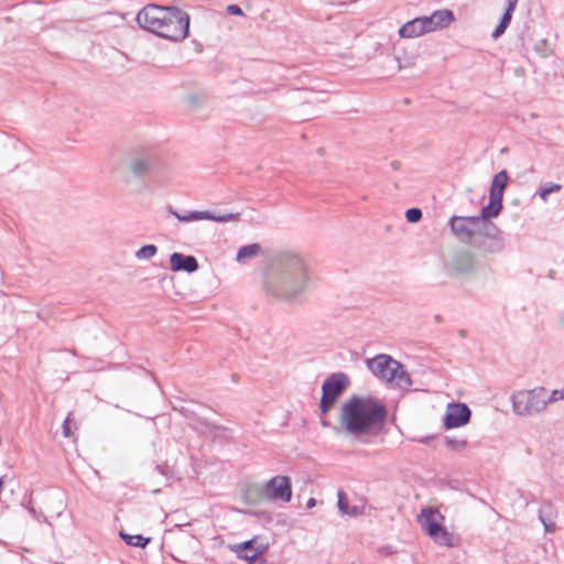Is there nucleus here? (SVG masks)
Here are the masks:
<instances>
[{
    "instance_id": "412c9836",
    "label": "nucleus",
    "mask_w": 564,
    "mask_h": 564,
    "mask_svg": "<svg viewBox=\"0 0 564 564\" xmlns=\"http://www.w3.org/2000/svg\"><path fill=\"white\" fill-rule=\"evenodd\" d=\"M508 178L509 177L506 170L497 173L492 178L489 195L495 194V196L503 198V191L507 186Z\"/></svg>"
},
{
    "instance_id": "a878e982",
    "label": "nucleus",
    "mask_w": 564,
    "mask_h": 564,
    "mask_svg": "<svg viewBox=\"0 0 564 564\" xmlns=\"http://www.w3.org/2000/svg\"><path fill=\"white\" fill-rule=\"evenodd\" d=\"M445 443L448 447L457 452L465 449L467 446V440L465 438L446 437Z\"/></svg>"
},
{
    "instance_id": "c9c22d12",
    "label": "nucleus",
    "mask_w": 564,
    "mask_h": 564,
    "mask_svg": "<svg viewBox=\"0 0 564 564\" xmlns=\"http://www.w3.org/2000/svg\"><path fill=\"white\" fill-rule=\"evenodd\" d=\"M2 487H3V481H2V479H0V491L2 490Z\"/></svg>"
},
{
    "instance_id": "6e6552de",
    "label": "nucleus",
    "mask_w": 564,
    "mask_h": 564,
    "mask_svg": "<svg viewBox=\"0 0 564 564\" xmlns=\"http://www.w3.org/2000/svg\"><path fill=\"white\" fill-rule=\"evenodd\" d=\"M512 410L521 416H531L545 410L544 388L516 391L511 395Z\"/></svg>"
},
{
    "instance_id": "4be33fe9",
    "label": "nucleus",
    "mask_w": 564,
    "mask_h": 564,
    "mask_svg": "<svg viewBox=\"0 0 564 564\" xmlns=\"http://www.w3.org/2000/svg\"><path fill=\"white\" fill-rule=\"evenodd\" d=\"M511 19H512V12H509L506 10L503 15L501 17L499 24L497 25V28L494 30V32L491 34V37L494 40H497L505 33L506 29L508 28V25L511 22Z\"/></svg>"
},
{
    "instance_id": "bb28decb",
    "label": "nucleus",
    "mask_w": 564,
    "mask_h": 564,
    "mask_svg": "<svg viewBox=\"0 0 564 564\" xmlns=\"http://www.w3.org/2000/svg\"><path fill=\"white\" fill-rule=\"evenodd\" d=\"M544 399H545V408L550 403H554L560 400H564V391L563 390H553L551 394L547 393V390L544 388Z\"/></svg>"
},
{
    "instance_id": "5701e85b",
    "label": "nucleus",
    "mask_w": 564,
    "mask_h": 564,
    "mask_svg": "<svg viewBox=\"0 0 564 564\" xmlns=\"http://www.w3.org/2000/svg\"><path fill=\"white\" fill-rule=\"evenodd\" d=\"M121 538L126 541L128 545L138 546V547H145L148 543L150 542V538H144L143 535L137 534V535H130L120 533Z\"/></svg>"
},
{
    "instance_id": "f257e3e1",
    "label": "nucleus",
    "mask_w": 564,
    "mask_h": 564,
    "mask_svg": "<svg viewBox=\"0 0 564 564\" xmlns=\"http://www.w3.org/2000/svg\"><path fill=\"white\" fill-rule=\"evenodd\" d=\"M312 271L300 253L285 251L278 256L264 289L268 294L286 303H294L311 288Z\"/></svg>"
},
{
    "instance_id": "4468645a",
    "label": "nucleus",
    "mask_w": 564,
    "mask_h": 564,
    "mask_svg": "<svg viewBox=\"0 0 564 564\" xmlns=\"http://www.w3.org/2000/svg\"><path fill=\"white\" fill-rule=\"evenodd\" d=\"M173 215L180 221H197V220H212L216 223H228V221H237L240 218L239 213H226V214H215L209 210H195L188 212L186 214L173 213Z\"/></svg>"
},
{
    "instance_id": "b1692460",
    "label": "nucleus",
    "mask_w": 564,
    "mask_h": 564,
    "mask_svg": "<svg viewBox=\"0 0 564 564\" xmlns=\"http://www.w3.org/2000/svg\"><path fill=\"white\" fill-rule=\"evenodd\" d=\"M158 248L154 245H145L141 247L137 252L135 257L138 259H151L156 254Z\"/></svg>"
},
{
    "instance_id": "c756f323",
    "label": "nucleus",
    "mask_w": 564,
    "mask_h": 564,
    "mask_svg": "<svg viewBox=\"0 0 564 564\" xmlns=\"http://www.w3.org/2000/svg\"><path fill=\"white\" fill-rule=\"evenodd\" d=\"M70 415H68L63 423V434L65 437H70L73 435V432L70 430Z\"/></svg>"
},
{
    "instance_id": "c85d7f7f",
    "label": "nucleus",
    "mask_w": 564,
    "mask_h": 564,
    "mask_svg": "<svg viewBox=\"0 0 564 564\" xmlns=\"http://www.w3.org/2000/svg\"><path fill=\"white\" fill-rule=\"evenodd\" d=\"M539 519H540V521L542 522V524H543V527H544L545 532H547V533H552V532H554V531H555V523H553V522H546V521H545V519H544V517H543V512H542V510H540V512H539Z\"/></svg>"
},
{
    "instance_id": "393cba45",
    "label": "nucleus",
    "mask_w": 564,
    "mask_h": 564,
    "mask_svg": "<svg viewBox=\"0 0 564 564\" xmlns=\"http://www.w3.org/2000/svg\"><path fill=\"white\" fill-rule=\"evenodd\" d=\"M561 188H562V186L560 184L549 183V184L540 187L539 195L542 200L546 202L550 194L556 193Z\"/></svg>"
},
{
    "instance_id": "f704fd0d",
    "label": "nucleus",
    "mask_w": 564,
    "mask_h": 564,
    "mask_svg": "<svg viewBox=\"0 0 564 564\" xmlns=\"http://www.w3.org/2000/svg\"><path fill=\"white\" fill-rule=\"evenodd\" d=\"M90 369H94V370H102L101 367L97 366V365H94L91 367H89Z\"/></svg>"
},
{
    "instance_id": "423d86ee",
    "label": "nucleus",
    "mask_w": 564,
    "mask_h": 564,
    "mask_svg": "<svg viewBox=\"0 0 564 564\" xmlns=\"http://www.w3.org/2000/svg\"><path fill=\"white\" fill-rule=\"evenodd\" d=\"M454 21L453 12L445 10H437L429 17H419L408 21L399 29V35L403 39H414L422 36L426 33L444 29Z\"/></svg>"
},
{
    "instance_id": "0eeeda50",
    "label": "nucleus",
    "mask_w": 564,
    "mask_h": 564,
    "mask_svg": "<svg viewBox=\"0 0 564 564\" xmlns=\"http://www.w3.org/2000/svg\"><path fill=\"white\" fill-rule=\"evenodd\" d=\"M445 518L435 508H424L417 516L422 530L438 545L453 547L458 545V538L449 532L443 524Z\"/></svg>"
},
{
    "instance_id": "7c9ffc66",
    "label": "nucleus",
    "mask_w": 564,
    "mask_h": 564,
    "mask_svg": "<svg viewBox=\"0 0 564 564\" xmlns=\"http://www.w3.org/2000/svg\"><path fill=\"white\" fill-rule=\"evenodd\" d=\"M227 12L231 15H242L243 12L238 4H230L227 7Z\"/></svg>"
},
{
    "instance_id": "473e14b6",
    "label": "nucleus",
    "mask_w": 564,
    "mask_h": 564,
    "mask_svg": "<svg viewBox=\"0 0 564 564\" xmlns=\"http://www.w3.org/2000/svg\"><path fill=\"white\" fill-rule=\"evenodd\" d=\"M316 506V499L310 498L306 502V508L312 509Z\"/></svg>"
},
{
    "instance_id": "2eb2a0df",
    "label": "nucleus",
    "mask_w": 564,
    "mask_h": 564,
    "mask_svg": "<svg viewBox=\"0 0 564 564\" xmlns=\"http://www.w3.org/2000/svg\"><path fill=\"white\" fill-rule=\"evenodd\" d=\"M232 551L239 558L248 561L249 564H263L264 558L262 556L265 551V546L257 544L256 539L236 544Z\"/></svg>"
},
{
    "instance_id": "39448f33",
    "label": "nucleus",
    "mask_w": 564,
    "mask_h": 564,
    "mask_svg": "<svg viewBox=\"0 0 564 564\" xmlns=\"http://www.w3.org/2000/svg\"><path fill=\"white\" fill-rule=\"evenodd\" d=\"M371 373L386 382L390 388L410 390L412 380L403 365L391 356L379 354L366 361Z\"/></svg>"
},
{
    "instance_id": "cd10ccee",
    "label": "nucleus",
    "mask_w": 564,
    "mask_h": 564,
    "mask_svg": "<svg viewBox=\"0 0 564 564\" xmlns=\"http://www.w3.org/2000/svg\"><path fill=\"white\" fill-rule=\"evenodd\" d=\"M422 210L420 208L413 207L409 208L405 212V218L409 223H417L422 218Z\"/></svg>"
},
{
    "instance_id": "6ab92c4d",
    "label": "nucleus",
    "mask_w": 564,
    "mask_h": 564,
    "mask_svg": "<svg viewBox=\"0 0 564 564\" xmlns=\"http://www.w3.org/2000/svg\"><path fill=\"white\" fill-rule=\"evenodd\" d=\"M338 498V509L341 514L349 516V517H357L364 513V507L361 506H349L346 499V495L343 490H338L337 492Z\"/></svg>"
},
{
    "instance_id": "9b49d317",
    "label": "nucleus",
    "mask_w": 564,
    "mask_h": 564,
    "mask_svg": "<svg viewBox=\"0 0 564 564\" xmlns=\"http://www.w3.org/2000/svg\"><path fill=\"white\" fill-rule=\"evenodd\" d=\"M263 494L272 501L290 502L292 498L291 479L281 475L272 477L265 482Z\"/></svg>"
},
{
    "instance_id": "1a4fd4ad",
    "label": "nucleus",
    "mask_w": 564,
    "mask_h": 564,
    "mask_svg": "<svg viewBox=\"0 0 564 564\" xmlns=\"http://www.w3.org/2000/svg\"><path fill=\"white\" fill-rule=\"evenodd\" d=\"M349 386V378L344 372H336L328 376L322 384V398L319 409L323 414L327 413L335 401Z\"/></svg>"
},
{
    "instance_id": "e433bc0d",
    "label": "nucleus",
    "mask_w": 564,
    "mask_h": 564,
    "mask_svg": "<svg viewBox=\"0 0 564 564\" xmlns=\"http://www.w3.org/2000/svg\"><path fill=\"white\" fill-rule=\"evenodd\" d=\"M322 424H323L324 426H327V425H328V423H327L326 421H324V420L322 421Z\"/></svg>"
},
{
    "instance_id": "f03ea898",
    "label": "nucleus",
    "mask_w": 564,
    "mask_h": 564,
    "mask_svg": "<svg viewBox=\"0 0 564 564\" xmlns=\"http://www.w3.org/2000/svg\"><path fill=\"white\" fill-rule=\"evenodd\" d=\"M386 420L387 408L382 402L359 395L347 399L339 414L340 429L356 438L378 433Z\"/></svg>"
},
{
    "instance_id": "72a5a7b5",
    "label": "nucleus",
    "mask_w": 564,
    "mask_h": 564,
    "mask_svg": "<svg viewBox=\"0 0 564 564\" xmlns=\"http://www.w3.org/2000/svg\"><path fill=\"white\" fill-rule=\"evenodd\" d=\"M397 61H398V63H399V68H403V67H405V66H408V65H411V64H412V63H410V62H409V63H406V64H402V62H401L400 57H397Z\"/></svg>"
},
{
    "instance_id": "f8f14e48",
    "label": "nucleus",
    "mask_w": 564,
    "mask_h": 564,
    "mask_svg": "<svg viewBox=\"0 0 564 564\" xmlns=\"http://www.w3.org/2000/svg\"><path fill=\"white\" fill-rule=\"evenodd\" d=\"M449 271L455 275L471 274L477 268V257L469 250H458L451 257L448 264Z\"/></svg>"
},
{
    "instance_id": "dca6fc26",
    "label": "nucleus",
    "mask_w": 564,
    "mask_h": 564,
    "mask_svg": "<svg viewBox=\"0 0 564 564\" xmlns=\"http://www.w3.org/2000/svg\"><path fill=\"white\" fill-rule=\"evenodd\" d=\"M470 415L471 412L466 404L451 403L444 415V426L449 430L465 425L469 422Z\"/></svg>"
},
{
    "instance_id": "9d476101",
    "label": "nucleus",
    "mask_w": 564,
    "mask_h": 564,
    "mask_svg": "<svg viewBox=\"0 0 564 564\" xmlns=\"http://www.w3.org/2000/svg\"><path fill=\"white\" fill-rule=\"evenodd\" d=\"M162 169L161 155L154 150H143L131 155L129 170L137 177L156 174Z\"/></svg>"
},
{
    "instance_id": "f3484780",
    "label": "nucleus",
    "mask_w": 564,
    "mask_h": 564,
    "mask_svg": "<svg viewBox=\"0 0 564 564\" xmlns=\"http://www.w3.org/2000/svg\"><path fill=\"white\" fill-rule=\"evenodd\" d=\"M170 263L173 271L193 273L198 269V261L194 256H185L178 252L171 254Z\"/></svg>"
},
{
    "instance_id": "2f4dec72",
    "label": "nucleus",
    "mask_w": 564,
    "mask_h": 564,
    "mask_svg": "<svg viewBox=\"0 0 564 564\" xmlns=\"http://www.w3.org/2000/svg\"><path fill=\"white\" fill-rule=\"evenodd\" d=\"M517 3H518V0H507V8H506V10L513 13V11H514V9L517 7Z\"/></svg>"
},
{
    "instance_id": "aec40b11",
    "label": "nucleus",
    "mask_w": 564,
    "mask_h": 564,
    "mask_svg": "<svg viewBox=\"0 0 564 564\" xmlns=\"http://www.w3.org/2000/svg\"><path fill=\"white\" fill-rule=\"evenodd\" d=\"M261 246L259 243H250L242 246L238 249L236 260L239 263H246L248 260L258 257L261 253Z\"/></svg>"
},
{
    "instance_id": "7ed1b4c3",
    "label": "nucleus",
    "mask_w": 564,
    "mask_h": 564,
    "mask_svg": "<svg viewBox=\"0 0 564 564\" xmlns=\"http://www.w3.org/2000/svg\"><path fill=\"white\" fill-rule=\"evenodd\" d=\"M135 20L141 29L173 42L188 36L189 15L174 6L147 4L138 12Z\"/></svg>"
},
{
    "instance_id": "ddd939ff",
    "label": "nucleus",
    "mask_w": 564,
    "mask_h": 564,
    "mask_svg": "<svg viewBox=\"0 0 564 564\" xmlns=\"http://www.w3.org/2000/svg\"><path fill=\"white\" fill-rule=\"evenodd\" d=\"M502 209V198L494 195H489L488 205L481 208L480 215L476 216L479 220H481L484 226L488 229L492 236L497 238H503L501 230L498 226L491 221V218L499 215Z\"/></svg>"
},
{
    "instance_id": "a211bd4d",
    "label": "nucleus",
    "mask_w": 564,
    "mask_h": 564,
    "mask_svg": "<svg viewBox=\"0 0 564 564\" xmlns=\"http://www.w3.org/2000/svg\"><path fill=\"white\" fill-rule=\"evenodd\" d=\"M195 429L204 435L210 436L213 438L220 437L226 432V427L221 425H217L205 420H200L195 425Z\"/></svg>"
},
{
    "instance_id": "20e7f679",
    "label": "nucleus",
    "mask_w": 564,
    "mask_h": 564,
    "mask_svg": "<svg viewBox=\"0 0 564 564\" xmlns=\"http://www.w3.org/2000/svg\"><path fill=\"white\" fill-rule=\"evenodd\" d=\"M476 216H453L448 226L453 236L460 242L470 245L485 253H498L505 250V238H497L488 231Z\"/></svg>"
}]
</instances>
